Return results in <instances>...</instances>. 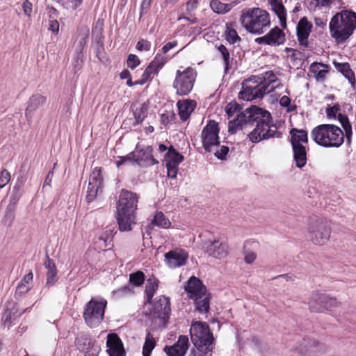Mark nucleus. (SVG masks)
I'll return each mask as SVG.
<instances>
[{"mask_svg":"<svg viewBox=\"0 0 356 356\" xmlns=\"http://www.w3.org/2000/svg\"><path fill=\"white\" fill-rule=\"evenodd\" d=\"M154 309L159 314L168 316L171 312L170 298L160 296L154 304Z\"/></svg>","mask_w":356,"mask_h":356,"instance_id":"31","label":"nucleus"},{"mask_svg":"<svg viewBox=\"0 0 356 356\" xmlns=\"http://www.w3.org/2000/svg\"><path fill=\"white\" fill-rule=\"evenodd\" d=\"M46 97L40 95H33L29 100L25 115L27 118H31L33 113L38 108L46 102Z\"/></svg>","mask_w":356,"mask_h":356,"instance_id":"27","label":"nucleus"},{"mask_svg":"<svg viewBox=\"0 0 356 356\" xmlns=\"http://www.w3.org/2000/svg\"><path fill=\"white\" fill-rule=\"evenodd\" d=\"M165 165H179L184 160V156L180 154L172 146H170L165 155Z\"/></svg>","mask_w":356,"mask_h":356,"instance_id":"37","label":"nucleus"},{"mask_svg":"<svg viewBox=\"0 0 356 356\" xmlns=\"http://www.w3.org/2000/svg\"><path fill=\"white\" fill-rule=\"evenodd\" d=\"M228 246L225 243L214 241L207 248V253L216 259H223L227 255Z\"/></svg>","mask_w":356,"mask_h":356,"instance_id":"24","label":"nucleus"},{"mask_svg":"<svg viewBox=\"0 0 356 356\" xmlns=\"http://www.w3.org/2000/svg\"><path fill=\"white\" fill-rule=\"evenodd\" d=\"M191 339L196 348L195 350L204 352V354L212 350L213 334L206 323L195 322L190 329Z\"/></svg>","mask_w":356,"mask_h":356,"instance_id":"6","label":"nucleus"},{"mask_svg":"<svg viewBox=\"0 0 356 356\" xmlns=\"http://www.w3.org/2000/svg\"><path fill=\"white\" fill-rule=\"evenodd\" d=\"M173 118L174 114L171 113H163L161 116V122L165 125L172 123Z\"/></svg>","mask_w":356,"mask_h":356,"instance_id":"58","label":"nucleus"},{"mask_svg":"<svg viewBox=\"0 0 356 356\" xmlns=\"http://www.w3.org/2000/svg\"><path fill=\"white\" fill-rule=\"evenodd\" d=\"M239 21L250 33L261 35L270 26L269 13L261 8H250L242 10Z\"/></svg>","mask_w":356,"mask_h":356,"instance_id":"5","label":"nucleus"},{"mask_svg":"<svg viewBox=\"0 0 356 356\" xmlns=\"http://www.w3.org/2000/svg\"><path fill=\"white\" fill-rule=\"evenodd\" d=\"M153 148L151 146H144L137 145L133 151L135 163L139 165H154L159 162L155 160L152 156Z\"/></svg>","mask_w":356,"mask_h":356,"instance_id":"17","label":"nucleus"},{"mask_svg":"<svg viewBox=\"0 0 356 356\" xmlns=\"http://www.w3.org/2000/svg\"><path fill=\"white\" fill-rule=\"evenodd\" d=\"M138 195L131 191L122 190L117 204L116 219L121 232L132 229L136 224L135 211L137 209Z\"/></svg>","mask_w":356,"mask_h":356,"instance_id":"3","label":"nucleus"},{"mask_svg":"<svg viewBox=\"0 0 356 356\" xmlns=\"http://www.w3.org/2000/svg\"><path fill=\"white\" fill-rule=\"evenodd\" d=\"M195 302L196 310L200 314H206L209 309V298L207 293H204V296H201L200 298L197 297V299H193Z\"/></svg>","mask_w":356,"mask_h":356,"instance_id":"39","label":"nucleus"},{"mask_svg":"<svg viewBox=\"0 0 356 356\" xmlns=\"http://www.w3.org/2000/svg\"><path fill=\"white\" fill-rule=\"evenodd\" d=\"M196 77L197 72L193 67L177 70L172 85L176 93L180 96L188 95L193 88Z\"/></svg>","mask_w":356,"mask_h":356,"instance_id":"8","label":"nucleus"},{"mask_svg":"<svg viewBox=\"0 0 356 356\" xmlns=\"http://www.w3.org/2000/svg\"><path fill=\"white\" fill-rule=\"evenodd\" d=\"M127 63V66L133 70L140 65V61L136 55L129 54L128 56Z\"/></svg>","mask_w":356,"mask_h":356,"instance_id":"53","label":"nucleus"},{"mask_svg":"<svg viewBox=\"0 0 356 356\" xmlns=\"http://www.w3.org/2000/svg\"><path fill=\"white\" fill-rule=\"evenodd\" d=\"M217 49H218V51L220 53L222 58L224 61L225 71L227 72L229 70V63H230L229 51L227 49V48L222 44H220L219 46H218Z\"/></svg>","mask_w":356,"mask_h":356,"instance_id":"45","label":"nucleus"},{"mask_svg":"<svg viewBox=\"0 0 356 356\" xmlns=\"http://www.w3.org/2000/svg\"><path fill=\"white\" fill-rule=\"evenodd\" d=\"M136 49L140 51H148L151 48V42L148 40L140 39L136 44Z\"/></svg>","mask_w":356,"mask_h":356,"instance_id":"54","label":"nucleus"},{"mask_svg":"<svg viewBox=\"0 0 356 356\" xmlns=\"http://www.w3.org/2000/svg\"><path fill=\"white\" fill-rule=\"evenodd\" d=\"M337 120L343 128V134L346 136V143L350 145L352 143L353 127L348 118L343 114L338 113Z\"/></svg>","mask_w":356,"mask_h":356,"instance_id":"34","label":"nucleus"},{"mask_svg":"<svg viewBox=\"0 0 356 356\" xmlns=\"http://www.w3.org/2000/svg\"><path fill=\"white\" fill-rule=\"evenodd\" d=\"M33 278V274L32 272L29 273L22 278V280L19 282L16 287L15 293V298H21L24 295L30 291V284L31 283Z\"/></svg>","mask_w":356,"mask_h":356,"instance_id":"29","label":"nucleus"},{"mask_svg":"<svg viewBox=\"0 0 356 356\" xmlns=\"http://www.w3.org/2000/svg\"><path fill=\"white\" fill-rule=\"evenodd\" d=\"M314 24L317 27L325 29L327 26L326 20L321 17H315Z\"/></svg>","mask_w":356,"mask_h":356,"instance_id":"63","label":"nucleus"},{"mask_svg":"<svg viewBox=\"0 0 356 356\" xmlns=\"http://www.w3.org/2000/svg\"><path fill=\"white\" fill-rule=\"evenodd\" d=\"M167 168V175L170 179H176L179 170V165H165Z\"/></svg>","mask_w":356,"mask_h":356,"instance_id":"55","label":"nucleus"},{"mask_svg":"<svg viewBox=\"0 0 356 356\" xmlns=\"http://www.w3.org/2000/svg\"><path fill=\"white\" fill-rule=\"evenodd\" d=\"M250 124H256L254 129L248 134L250 140L254 143L270 138H281L282 134L273 124L270 113L258 106H252Z\"/></svg>","mask_w":356,"mask_h":356,"instance_id":"1","label":"nucleus"},{"mask_svg":"<svg viewBox=\"0 0 356 356\" xmlns=\"http://www.w3.org/2000/svg\"><path fill=\"white\" fill-rule=\"evenodd\" d=\"M293 151L296 166L299 168L305 166L307 163L305 147H293Z\"/></svg>","mask_w":356,"mask_h":356,"instance_id":"38","label":"nucleus"},{"mask_svg":"<svg viewBox=\"0 0 356 356\" xmlns=\"http://www.w3.org/2000/svg\"><path fill=\"white\" fill-rule=\"evenodd\" d=\"M77 348L84 356H98L100 348L95 345L92 339L87 334H81L76 339Z\"/></svg>","mask_w":356,"mask_h":356,"instance_id":"16","label":"nucleus"},{"mask_svg":"<svg viewBox=\"0 0 356 356\" xmlns=\"http://www.w3.org/2000/svg\"><path fill=\"white\" fill-rule=\"evenodd\" d=\"M147 111V106L145 104H143L139 108H136L134 111V115L137 124H140L144 120Z\"/></svg>","mask_w":356,"mask_h":356,"instance_id":"48","label":"nucleus"},{"mask_svg":"<svg viewBox=\"0 0 356 356\" xmlns=\"http://www.w3.org/2000/svg\"><path fill=\"white\" fill-rule=\"evenodd\" d=\"M339 111V108L338 106H333L332 107H329L326 109V113L329 118H335L337 116V114Z\"/></svg>","mask_w":356,"mask_h":356,"instance_id":"60","label":"nucleus"},{"mask_svg":"<svg viewBox=\"0 0 356 356\" xmlns=\"http://www.w3.org/2000/svg\"><path fill=\"white\" fill-rule=\"evenodd\" d=\"M330 67L328 65L321 63H313L311 64L309 70L314 74L317 81H323L328 72Z\"/></svg>","mask_w":356,"mask_h":356,"instance_id":"28","label":"nucleus"},{"mask_svg":"<svg viewBox=\"0 0 356 356\" xmlns=\"http://www.w3.org/2000/svg\"><path fill=\"white\" fill-rule=\"evenodd\" d=\"M329 29L337 44L344 43L356 29V13L350 10L337 13L330 21Z\"/></svg>","mask_w":356,"mask_h":356,"instance_id":"2","label":"nucleus"},{"mask_svg":"<svg viewBox=\"0 0 356 356\" xmlns=\"http://www.w3.org/2000/svg\"><path fill=\"white\" fill-rule=\"evenodd\" d=\"M229 151L227 146L222 145L219 149L216 150L214 153L215 156L220 160H225Z\"/></svg>","mask_w":356,"mask_h":356,"instance_id":"56","label":"nucleus"},{"mask_svg":"<svg viewBox=\"0 0 356 356\" xmlns=\"http://www.w3.org/2000/svg\"><path fill=\"white\" fill-rule=\"evenodd\" d=\"M257 258L256 253L253 252L245 251L244 253V260L246 264H252Z\"/></svg>","mask_w":356,"mask_h":356,"instance_id":"59","label":"nucleus"},{"mask_svg":"<svg viewBox=\"0 0 356 356\" xmlns=\"http://www.w3.org/2000/svg\"><path fill=\"white\" fill-rule=\"evenodd\" d=\"M107 301L100 297L92 298L86 305L83 318L90 327H97L102 321Z\"/></svg>","mask_w":356,"mask_h":356,"instance_id":"7","label":"nucleus"},{"mask_svg":"<svg viewBox=\"0 0 356 356\" xmlns=\"http://www.w3.org/2000/svg\"><path fill=\"white\" fill-rule=\"evenodd\" d=\"M199 3L198 0H188L186 3V10L188 12L195 10Z\"/></svg>","mask_w":356,"mask_h":356,"instance_id":"62","label":"nucleus"},{"mask_svg":"<svg viewBox=\"0 0 356 356\" xmlns=\"http://www.w3.org/2000/svg\"><path fill=\"white\" fill-rule=\"evenodd\" d=\"M10 180V173L6 170L3 169L0 172V188L6 186Z\"/></svg>","mask_w":356,"mask_h":356,"instance_id":"52","label":"nucleus"},{"mask_svg":"<svg viewBox=\"0 0 356 356\" xmlns=\"http://www.w3.org/2000/svg\"><path fill=\"white\" fill-rule=\"evenodd\" d=\"M188 348V339L186 336H179L177 341L171 346H165L164 351L168 356H184Z\"/></svg>","mask_w":356,"mask_h":356,"instance_id":"22","label":"nucleus"},{"mask_svg":"<svg viewBox=\"0 0 356 356\" xmlns=\"http://www.w3.org/2000/svg\"><path fill=\"white\" fill-rule=\"evenodd\" d=\"M164 64L165 60L163 58L159 59L157 57H155L144 71L138 83L144 84L145 83L152 80L154 75L159 73Z\"/></svg>","mask_w":356,"mask_h":356,"instance_id":"23","label":"nucleus"},{"mask_svg":"<svg viewBox=\"0 0 356 356\" xmlns=\"http://www.w3.org/2000/svg\"><path fill=\"white\" fill-rule=\"evenodd\" d=\"M179 115L182 121H186L193 112L196 102L193 100L186 99L183 102L179 101L177 104Z\"/></svg>","mask_w":356,"mask_h":356,"instance_id":"25","label":"nucleus"},{"mask_svg":"<svg viewBox=\"0 0 356 356\" xmlns=\"http://www.w3.org/2000/svg\"><path fill=\"white\" fill-rule=\"evenodd\" d=\"M44 267L47 269L46 273L47 282L46 284L48 286H51L55 284L57 282V269L55 263L52 259L47 257V261L44 263Z\"/></svg>","mask_w":356,"mask_h":356,"instance_id":"33","label":"nucleus"},{"mask_svg":"<svg viewBox=\"0 0 356 356\" xmlns=\"http://www.w3.org/2000/svg\"><path fill=\"white\" fill-rule=\"evenodd\" d=\"M335 68L339 72H341L344 77H346L348 82L353 87L355 83V79L353 70L350 67V65L348 63H333Z\"/></svg>","mask_w":356,"mask_h":356,"instance_id":"36","label":"nucleus"},{"mask_svg":"<svg viewBox=\"0 0 356 356\" xmlns=\"http://www.w3.org/2000/svg\"><path fill=\"white\" fill-rule=\"evenodd\" d=\"M145 281V275L141 271L132 273L129 277V282L134 286H140Z\"/></svg>","mask_w":356,"mask_h":356,"instance_id":"49","label":"nucleus"},{"mask_svg":"<svg viewBox=\"0 0 356 356\" xmlns=\"http://www.w3.org/2000/svg\"><path fill=\"white\" fill-rule=\"evenodd\" d=\"M188 258L186 250L175 248L164 254V262L170 268H177L184 266Z\"/></svg>","mask_w":356,"mask_h":356,"instance_id":"13","label":"nucleus"},{"mask_svg":"<svg viewBox=\"0 0 356 356\" xmlns=\"http://www.w3.org/2000/svg\"><path fill=\"white\" fill-rule=\"evenodd\" d=\"M14 315V312L10 309H6L3 315L2 321H3V324L4 325H7L8 328L13 323V320H15V318Z\"/></svg>","mask_w":356,"mask_h":356,"instance_id":"51","label":"nucleus"},{"mask_svg":"<svg viewBox=\"0 0 356 356\" xmlns=\"http://www.w3.org/2000/svg\"><path fill=\"white\" fill-rule=\"evenodd\" d=\"M131 292V291L129 286L128 285H124L118 289L113 290L111 293V296L113 299L117 300L124 297Z\"/></svg>","mask_w":356,"mask_h":356,"instance_id":"47","label":"nucleus"},{"mask_svg":"<svg viewBox=\"0 0 356 356\" xmlns=\"http://www.w3.org/2000/svg\"><path fill=\"white\" fill-rule=\"evenodd\" d=\"M280 104L282 106L286 108L287 112L293 111L296 108V105H291V99L286 95H284L280 98Z\"/></svg>","mask_w":356,"mask_h":356,"instance_id":"50","label":"nucleus"},{"mask_svg":"<svg viewBox=\"0 0 356 356\" xmlns=\"http://www.w3.org/2000/svg\"><path fill=\"white\" fill-rule=\"evenodd\" d=\"M22 9L24 13L28 16L31 17L32 11H33V4L29 0H25L22 3Z\"/></svg>","mask_w":356,"mask_h":356,"instance_id":"57","label":"nucleus"},{"mask_svg":"<svg viewBox=\"0 0 356 356\" xmlns=\"http://www.w3.org/2000/svg\"><path fill=\"white\" fill-rule=\"evenodd\" d=\"M261 81V84L265 86L268 93L273 91L275 88H278L280 82L277 77V75L273 71L266 72L259 76Z\"/></svg>","mask_w":356,"mask_h":356,"instance_id":"26","label":"nucleus"},{"mask_svg":"<svg viewBox=\"0 0 356 356\" xmlns=\"http://www.w3.org/2000/svg\"><path fill=\"white\" fill-rule=\"evenodd\" d=\"M103 184V178L101 175V170L99 168H95L91 172L86 194V201L90 203L97 197L98 193L101 191Z\"/></svg>","mask_w":356,"mask_h":356,"instance_id":"15","label":"nucleus"},{"mask_svg":"<svg viewBox=\"0 0 356 356\" xmlns=\"http://www.w3.org/2000/svg\"><path fill=\"white\" fill-rule=\"evenodd\" d=\"M158 289V284L156 282H149L145 286L147 302H150Z\"/></svg>","mask_w":356,"mask_h":356,"instance_id":"46","label":"nucleus"},{"mask_svg":"<svg viewBox=\"0 0 356 356\" xmlns=\"http://www.w3.org/2000/svg\"><path fill=\"white\" fill-rule=\"evenodd\" d=\"M252 106L246 108L237 115V118L229 122L228 131L230 134H235L238 129H242L243 125L250 124Z\"/></svg>","mask_w":356,"mask_h":356,"instance_id":"19","label":"nucleus"},{"mask_svg":"<svg viewBox=\"0 0 356 356\" xmlns=\"http://www.w3.org/2000/svg\"><path fill=\"white\" fill-rule=\"evenodd\" d=\"M272 10L275 12L278 17L280 25L282 28L286 27V10L282 2L273 6Z\"/></svg>","mask_w":356,"mask_h":356,"instance_id":"41","label":"nucleus"},{"mask_svg":"<svg viewBox=\"0 0 356 356\" xmlns=\"http://www.w3.org/2000/svg\"><path fill=\"white\" fill-rule=\"evenodd\" d=\"M243 90L239 92L240 99L246 101H252L255 99H259L264 95L268 94L265 86L261 84L259 76H252L246 79L243 83Z\"/></svg>","mask_w":356,"mask_h":356,"instance_id":"9","label":"nucleus"},{"mask_svg":"<svg viewBox=\"0 0 356 356\" xmlns=\"http://www.w3.org/2000/svg\"><path fill=\"white\" fill-rule=\"evenodd\" d=\"M318 345V342L309 339H303L302 343L298 348V351L304 355L307 352L315 351L314 348Z\"/></svg>","mask_w":356,"mask_h":356,"instance_id":"42","label":"nucleus"},{"mask_svg":"<svg viewBox=\"0 0 356 356\" xmlns=\"http://www.w3.org/2000/svg\"><path fill=\"white\" fill-rule=\"evenodd\" d=\"M152 223L159 227L164 229L170 227L171 225L170 221L167 218H165L162 212H157L155 214Z\"/></svg>","mask_w":356,"mask_h":356,"instance_id":"44","label":"nucleus"},{"mask_svg":"<svg viewBox=\"0 0 356 356\" xmlns=\"http://www.w3.org/2000/svg\"><path fill=\"white\" fill-rule=\"evenodd\" d=\"M220 128L215 120H209L201 133L202 147L205 152H211L220 145Z\"/></svg>","mask_w":356,"mask_h":356,"instance_id":"10","label":"nucleus"},{"mask_svg":"<svg viewBox=\"0 0 356 356\" xmlns=\"http://www.w3.org/2000/svg\"><path fill=\"white\" fill-rule=\"evenodd\" d=\"M313 24L309 22L306 17H302L296 25V35L300 46L307 48L309 47V37L312 33Z\"/></svg>","mask_w":356,"mask_h":356,"instance_id":"18","label":"nucleus"},{"mask_svg":"<svg viewBox=\"0 0 356 356\" xmlns=\"http://www.w3.org/2000/svg\"><path fill=\"white\" fill-rule=\"evenodd\" d=\"M177 45V42L176 40L172 41V42H169L162 47V51L163 54H166L169 50L174 48Z\"/></svg>","mask_w":356,"mask_h":356,"instance_id":"64","label":"nucleus"},{"mask_svg":"<svg viewBox=\"0 0 356 356\" xmlns=\"http://www.w3.org/2000/svg\"><path fill=\"white\" fill-rule=\"evenodd\" d=\"M238 3V1H237L229 3H224L219 0H212L210 2V8L214 13L219 15H224L229 12Z\"/></svg>","mask_w":356,"mask_h":356,"instance_id":"32","label":"nucleus"},{"mask_svg":"<svg viewBox=\"0 0 356 356\" xmlns=\"http://www.w3.org/2000/svg\"><path fill=\"white\" fill-rule=\"evenodd\" d=\"M185 290L187 295L191 299H197L201 296H204L207 293L206 287L202 284L200 279L196 277H191L185 286Z\"/></svg>","mask_w":356,"mask_h":356,"instance_id":"20","label":"nucleus"},{"mask_svg":"<svg viewBox=\"0 0 356 356\" xmlns=\"http://www.w3.org/2000/svg\"><path fill=\"white\" fill-rule=\"evenodd\" d=\"M292 147H305L307 143V133L303 129H292L290 131Z\"/></svg>","mask_w":356,"mask_h":356,"instance_id":"30","label":"nucleus"},{"mask_svg":"<svg viewBox=\"0 0 356 356\" xmlns=\"http://www.w3.org/2000/svg\"><path fill=\"white\" fill-rule=\"evenodd\" d=\"M311 138L319 146L325 148H339L346 141L343 130L333 124H322L315 127Z\"/></svg>","mask_w":356,"mask_h":356,"instance_id":"4","label":"nucleus"},{"mask_svg":"<svg viewBox=\"0 0 356 356\" xmlns=\"http://www.w3.org/2000/svg\"><path fill=\"white\" fill-rule=\"evenodd\" d=\"M225 37L229 44H235L236 42H239L241 40L234 28L233 24H226Z\"/></svg>","mask_w":356,"mask_h":356,"instance_id":"40","label":"nucleus"},{"mask_svg":"<svg viewBox=\"0 0 356 356\" xmlns=\"http://www.w3.org/2000/svg\"><path fill=\"white\" fill-rule=\"evenodd\" d=\"M106 347L110 356H126L122 342L116 334H108Z\"/></svg>","mask_w":356,"mask_h":356,"instance_id":"21","label":"nucleus"},{"mask_svg":"<svg viewBox=\"0 0 356 356\" xmlns=\"http://www.w3.org/2000/svg\"><path fill=\"white\" fill-rule=\"evenodd\" d=\"M255 42L259 44L278 47L285 43L286 35L283 30L275 26L271 29L265 35L256 38Z\"/></svg>","mask_w":356,"mask_h":356,"instance_id":"14","label":"nucleus"},{"mask_svg":"<svg viewBox=\"0 0 356 356\" xmlns=\"http://www.w3.org/2000/svg\"><path fill=\"white\" fill-rule=\"evenodd\" d=\"M155 345L156 341L154 337L150 334V332H147L145 337V341L143 347V355L150 356L152 350L155 347Z\"/></svg>","mask_w":356,"mask_h":356,"instance_id":"43","label":"nucleus"},{"mask_svg":"<svg viewBox=\"0 0 356 356\" xmlns=\"http://www.w3.org/2000/svg\"><path fill=\"white\" fill-rule=\"evenodd\" d=\"M49 30L57 33L59 31V23L56 19H51L49 22Z\"/></svg>","mask_w":356,"mask_h":356,"instance_id":"61","label":"nucleus"},{"mask_svg":"<svg viewBox=\"0 0 356 356\" xmlns=\"http://www.w3.org/2000/svg\"><path fill=\"white\" fill-rule=\"evenodd\" d=\"M113 230L111 228L106 229L104 232L101 233L95 241L97 248L100 250H104L111 245L113 241Z\"/></svg>","mask_w":356,"mask_h":356,"instance_id":"35","label":"nucleus"},{"mask_svg":"<svg viewBox=\"0 0 356 356\" xmlns=\"http://www.w3.org/2000/svg\"><path fill=\"white\" fill-rule=\"evenodd\" d=\"M337 304L338 302L336 299L321 293L313 294L309 301V309L314 312H323L325 310H330L336 307Z\"/></svg>","mask_w":356,"mask_h":356,"instance_id":"12","label":"nucleus"},{"mask_svg":"<svg viewBox=\"0 0 356 356\" xmlns=\"http://www.w3.org/2000/svg\"><path fill=\"white\" fill-rule=\"evenodd\" d=\"M309 237L314 244L323 245L330 239V229L325 222L317 221L309 226Z\"/></svg>","mask_w":356,"mask_h":356,"instance_id":"11","label":"nucleus"}]
</instances>
